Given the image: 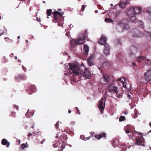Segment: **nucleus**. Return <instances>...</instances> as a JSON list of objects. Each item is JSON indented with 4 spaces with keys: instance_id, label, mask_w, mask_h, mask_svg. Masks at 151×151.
Returning <instances> with one entry per match:
<instances>
[{
    "instance_id": "nucleus-58",
    "label": "nucleus",
    "mask_w": 151,
    "mask_h": 151,
    "mask_svg": "<svg viewBox=\"0 0 151 151\" xmlns=\"http://www.w3.org/2000/svg\"><path fill=\"white\" fill-rule=\"evenodd\" d=\"M64 74H65V75H66V76H67L68 75V73H64Z\"/></svg>"
},
{
    "instance_id": "nucleus-50",
    "label": "nucleus",
    "mask_w": 151,
    "mask_h": 151,
    "mask_svg": "<svg viewBox=\"0 0 151 151\" xmlns=\"http://www.w3.org/2000/svg\"><path fill=\"white\" fill-rule=\"evenodd\" d=\"M126 132L127 134H128L129 133H130V132H129V130H127L126 131Z\"/></svg>"
},
{
    "instance_id": "nucleus-39",
    "label": "nucleus",
    "mask_w": 151,
    "mask_h": 151,
    "mask_svg": "<svg viewBox=\"0 0 151 151\" xmlns=\"http://www.w3.org/2000/svg\"><path fill=\"white\" fill-rule=\"evenodd\" d=\"M80 137L81 139L82 140H83L85 141L86 140V139H85V137H84V135H81Z\"/></svg>"
},
{
    "instance_id": "nucleus-38",
    "label": "nucleus",
    "mask_w": 151,
    "mask_h": 151,
    "mask_svg": "<svg viewBox=\"0 0 151 151\" xmlns=\"http://www.w3.org/2000/svg\"><path fill=\"white\" fill-rule=\"evenodd\" d=\"M146 64L148 65H150L151 64V60L147 59V62Z\"/></svg>"
},
{
    "instance_id": "nucleus-63",
    "label": "nucleus",
    "mask_w": 151,
    "mask_h": 151,
    "mask_svg": "<svg viewBox=\"0 0 151 151\" xmlns=\"http://www.w3.org/2000/svg\"><path fill=\"white\" fill-rule=\"evenodd\" d=\"M97 12H97V10H96V11H95V13H97Z\"/></svg>"
},
{
    "instance_id": "nucleus-32",
    "label": "nucleus",
    "mask_w": 151,
    "mask_h": 151,
    "mask_svg": "<svg viewBox=\"0 0 151 151\" xmlns=\"http://www.w3.org/2000/svg\"><path fill=\"white\" fill-rule=\"evenodd\" d=\"M105 21L107 22H113L112 20L111 19L107 18H105Z\"/></svg>"
},
{
    "instance_id": "nucleus-46",
    "label": "nucleus",
    "mask_w": 151,
    "mask_h": 151,
    "mask_svg": "<svg viewBox=\"0 0 151 151\" xmlns=\"http://www.w3.org/2000/svg\"><path fill=\"white\" fill-rule=\"evenodd\" d=\"M45 139H43L42 141H41L40 143L41 144H43L44 142L45 141Z\"/></svg>"
},
{
    "instance_id": "nucleus-36",
    "label": "nucleus",
    "mask_w": 151,
    "mask_h": 151,
    "mask_svg": "<svg viewBox=\"0 0 151 151\" xmlns=\"http://www.w3.org/2000/svg\"><path fill=\"white\" fill-rule=\"evenodd\" d=\"M27 146L24 143H23L21 145V148L22 150H23L25 148L27 147Z\"/></svg>"
},
{
    "instance_id": "nucleus-17",
    "label": "nucleus",
    "mask_w": 151,
    "mask_h": 151,
    "mask_svg": "<svg viewBox=\"0 0 151 151\" xmlns=\"http://www.w3.org/2000/svg\"><path fill=\"white\" fill-rule=\"evenodd\" d=\"M10 142L5 139H3L1 140V144L3 145H5L7 147H9Z\"/></svg>"
},
{
    "instance_id": "nucleus-64",
    "label": "nucleus",
    "mask_w": 151,
    "mask_h": 151,
    "mask_svg": "<svg viewBox=\"0 0 151 151\" xmlns=\"http://www.w3.org/2000/svg\"><path fill=\"white\" fill-rule=\"evenodd\" d=\"M26 42H27V43H28V41L27 40H26Z\"/></svg>"
},
{
    "instance_id": "nucleus-28",
    "label": "nucleus",
    "mask_w": 151,
    "mask_h": 151,
    "mask_svg": "<svg viewBox=\"0 0 151 151\" xmlns=\"http://www.w3.org/2000/svg\"><path fill=\"white\" fill-rule=\"evenodd\" d=\"M52 10L51 9H47L46 12V13L47 16H50L52 13Z\"/></svg>"
},
{
    "instance_id": "nucleus-5",
    "label": "nucleus",
    "mask_w": 151,
    "mask_h": 151,
    "mask_svg": "<svg viewBox=\"0 0 151 151\" xmlns=\"http://www.w3.org/2000/svg\"><path fill=\"white\" fill-rule=\"evenodd\" d=\"M106 96L104 95L100 100L98 102V108L101 114H103V110L105 108Z\"/></svg>"
},
{
    "instance_id": "nucleus-55",
    "label": "nucleus",
    "mask_w": 151,
    "mask_h": 151,
    "mask_svg": "<svg viewBox=\"0 0 151 151\" xmlns=\"http://www.w3.org/2000/svg\"><path fill=\"white\" fill-rule=\"evenodd\" d=\"M71 111L69 110L68 111V113L70 114V113H71Z\"/></svg>"
},
{
    "instance_id": "nucleus-53",
    "label": "nucleus",
    "mask_w": 151,
    "mask_h": 151,
    "mask_svg": "<svg viewBox=\"0 0 151 151\" xmlns=\"http://www.w3.org/2000/svg\"><path fill=\"white\" fill-rule=\"evenodd\" d=\"M132 65H134V66H135L136 65V64L134 63V62H133L132 63Z\"/></svg>"
},
{
    "instance_id": "nucleus-21",
    "label": "nucleus",
    "mask_w": 151,
    "mask_h": 151,
    "mask_svg": "<svg viewBox=\"0 0 151 151\" xmlns=\"http://www.w3.org/2000/svg\"><path fill=\"white\" fill-rule=\"evenodd\" d=\"M135 31L137 33H139V34H134L133 35V37H140L142 36L143 34L141 33H140L139 31L138 30L136 29Z\"/></svg>"
},
{
    "instance_id": "nucleus-42",
    "label": "nucleus",
    "mask_w": 151,
    "mask_h": 151,
    "mask_svg": "<svg viewBox=\"0 0 151 151\" xmlns=\"http://www.w3.org/2000/svg\"><path fill=\"white\" fill-rule=\"evenodd\" d=\"M59 121H58L56 124H55V127L56 129H58V126H59Z\"/></svg>"
},
{
    "instance_id": "nucleus-20",
    "label": "nucleus",
    "mask_w": 151,
    "mask_h": 151,
    "mask_svg": "<svg viewBox=\"0 0 151 151\" xmlns=\"http://www.w3.org/2000/svg\"><path fill=\"white\" fill-rule=\"evenodd\" d=\"M15 79L17 80V81H18L19 80L25 79V77L24 75H19L15 77Z\"/></svg>"
},
{
    "instance_id": "nucleus-29",
    "label": "nucleus",
    "mask_w": 151,
    "mask_h": 151,
    "mask_svg": "<svg viewBox=\"0 0 151 151\" xmlns=\"http://www.w3.org/2000/svg\"><path fill=\"white\" fill-rule=\"evenodd\" d=\"M118 81H119L122 83V85L123 87H124V82L125 81V79L123 78H119L117 80Z\"/></svg>"
},
{
    "instance_id": "nucleus-51",
    "label": "nucleus",
    "mask_w": 151,
    "mask_h": 151,
    "mask_svg": "<svg viewBox=\"0 0 151 151\" xmlns=\"http://www.w3.org/2000/svg\"><path fill=\"white\" fill-rule=\"evenodd\" d=\"M123 113L124 115H126L127 114L128 112L127 111H125L123 112Z\"/></svg>"
},
{
    "instance_id": "nucleus-9",
    "label": "nucleus",
    "mask_w": 151,
    "mask_h": 151,
    "mask_svg": "<svg viewBox=\"0 0 151 151\" xmlns=\"http://www.w3.org/2000/svg\"><path fill=\"white\" fill-rule=\"evenodd\" d=\"M91 134V137H94L98 139H100L103 137L105 138L106 135V134L103 132H102L99 134H95L94 132H93Z\"/></svg>"
},
{
    "instance_id": "nucleus-40",
    "label": "nucleus",
    "mask_w": 151,
    "mask_h": 151,
    "mask_svg": "<svg viewBox=\"0 0 151 151\" xmlns=\"http://www.w3.org/2000/svg\"><path fill=\"white\" fill-rule=\"evenodd\" d=\"M16 115V113L14 111L12 112L11 114V116L13 117H15Z\"/></svg>"
},
{
    "instance_id": "nucleus-15",
    "label": "nucleus",
    "mask_w": 151,
    "mask_h": 151,
    "mask_svg": "<svg viewBox=\"0 0 151 151\" xmlns=\"http://www.w3.org/2000/svg\"><path fill=\"white\" fill-rule=\"evenodd\" d=\"M105 48L104 51V53L106 55H109V47L108 44H105Z\"/></svg>"
},
{
    "instance_id": "nucleus-12",
    "label": "nucleus",
    "mask_w": 151,
    "mask_h": 151,
    "mask_svg": "<svg viewBox=\"0 0 151 151\" xmlns=\"http://www.w3.org/2000/svg\"><path fill=\"white\" fill-rule=\"evenodd\" d=\"M106 38L104 36L102 35L99 41V43L101 45H104L105 46V44H107L106 42Z\"/></svg>"
},
{
    "instance_id": "nucleus-35",
    "label": "nucleus",
    "mask_w": 151,
    "mask_h": 151,
    "mask_svg": "<svg viewBox=\"0 0 151 151\" xmlns=\"http://www.w3.org/2000/svg\"><path fill=\"white\" fill-rule=\"evenodd\" d=\"M86 6H87L86 5H82L81 6V11L82 12L84 11L86 7Z\"/></svg>"
},
{
    "instance_id": "nucleus-11",
    "label": "nucleus",
    "mask_w": 151,
    "mask_h": 151,
    "mask_svg": "<svg viewBox=\"0 0 151 151\" xmlns=\"http://www.w3.org/2000/svg\"><path fill=\"white\" fill-rule=\"evenodd\" d=\"M95 55L93 53L90 57L87 60V63L88 65L91 66L94 65L93 59L94 58Z\"/></svg>"
},
{
    "instance_id": "nucleus-31",
    "label": "nucleus",
    "mask_w": 151,
    "mask_h": 151,
    "mask_svg": "<svg viewBox=\"0 0 151 151\" xmlns=\"http://www.w3.org/2000/svg\"><path fill=\"white\" fill-rule=\"evenodd\" d=\"M116 58H117L119 60H121L122 59V55L121 53H119L116 55Z\"/></svg>"
},
{
    "instance_id": "nucleus-8",
    "label": "nucleus",
    "mask_w": 151,
    "mask_h": 151,
    "mask_svg": "<svg viewBox=\"0 0 151 151\" xmlns=\"http://www.w3.org/2000/svg\"><path fill=\"white\" fill-rule=\"evenodd\" d=\"M28 88L26 89V91L29 94H31L33 92H35L36 90V88L35 85L28 84L27 85Z\"/></svg>"
},
{
    "instance_id": "nucleus-22",
    "label": "nucleus",
    "mask_w": 151,
    "mask_h": 151,
    "mask_svg": "<svg viewBox=\"0 0 151 151\" xmlns=\"http://www.w3.org/2000/svg\"><path fill=\"white\" fill-rule=\"evenodd\" d=\"M137 19L136 18V17L134 16H133L131 17L129 19V21L131 23L136 22Z\"/></svg>"
},
{
    "instance_id": "nucleus-60",
    "label": "nucleus",
    "mask_w": 151,
    "mask_h": 151,
    "mask_svg": "<svg viewBox=\"0 0 151 151\" xmlns=\"http://www.w3.org/2000/svg\"><path fill=\"white\" fill-rule=\"evenodd\" d=\"M120 40H118V43H119V44H121L120 42Z\"/></svg>"
},
{
    "instance_id": "nucleus-43",
    "label": "nucleus",
    "mask_w": 151,
    "mask_h": 151,
    "mask_svg": "<svg viewBox=\"0 0 151 151\" xmlns=\"http://www.w3.org/2000/svg\"><path fill=\"white\" fill-rule=\"evenodd\" d=\"M52 146L54 147H58V143H56L55 144H53Z\"/></svg>"
},
{
    "instance_id": "nucleus-1",
    "label": "nucleus",
    "mask_w": 151,
    "mask_h": 151,
    "mask_svg": "<svg viewBox=\"0 0 151 151\" xmlns=\"http://www.w3.org/2000/svg\"><path fill=\"white\" fill-rule=\"evenodd\" d=\"M87 31V30H85V34L82 35L80 37L77 39H73L70 41V46L72 48H74L76 45L83 44L85 40H89V39L88 38V33Z\"/></svg>"
},
{
    "instance_id": "nucleus-27",
    "label": "nucleus",
    "mask_w": 151,
    "mask_h": 151,
    "mask_svg": "<svg viewBox=\"0 0 151 151\" xmlns=\"http://www.w3.org/2000/svg\"><path fill=\"white\" fill-rule=\"evenodd\" d=\"M103 78L106 82H107L109 81V77L107 75H103Z\"/></svg>"
},
{
    "instance_id": "nucleus-19",
    "label": "nucleus",
    "mask_w": 151,
    "mask_h": 151,
    "mask_svg": "<svg viewBox=\"0 0 151 151\" xmlns=\"http://www.w3.org/2000/svg\"><path fill=\"white\" fill-rule=\"evenodd\" d=\"M99 60L101 62L102 64H104L107 62L106 59L103 55L101 56L100 57Z\"/></svg>"
},
{
    "instance_id": "nucleus-7",
    "label": "nucleus",
    "mask_w": 151,
    "mask_h": 151,
    "mask_svg": "<svg viewBox=\"0 0 151 151\" xmlns=\"http://www.w3.org/2000/svg\"><path fill=\"white\" fill-rule=\"evenodd\" d=\"M144 78L147 82L151 81V68H149L147 72L144 73Z\"/></svg>"
},
{
    "instance_id": "nucleus-16",
    "label": "nucleus",
    "mask_w": 151,
    "mask_h": 151,
    "mask_svg": "<svg viewBox=\"0 0 151 151\" xmlns=\"http://www.w3.org/2000/svg\"><path fill=\"white\" fill-rule=\"evenodd\" d=\"M117 89V87L114 86V85H110L109 86V90L110 92L114 91L115 93L117 92L118 91Z\"/></svg>"
},
{
    "instance_id": "nucleus-24",
    "label": "nucleus",
    "mask_w": 151,
    "mask_h": 151,
    "mask_svg": "<svg viewBox=\"0 0 151 151\" xmlns=\"http://www.w3.org/2000/svg\"><path fill=\"white\" fill-rule=\"evenodd\" d=\"M84 49L85 54L86 55H87L89 50L88 47L87 45H85L84 47Z\"/></svg>"
},
{
    "instance_id": "nucleus-54",
    "label": "nucleus",
    "mask_w": 151,
    "mask_h": 151,
    "mask_svg": "<svg viewBox=\"0 0 151 151\" xmlns=\"http://www.w3.org/2000/svg\"><path fill=\"white\" fill-rule=\"evenodd\" d=\"M4 33V32H3L2 33H0V36L2 35Z\"/></svg>"
},
{
    "instance_id": "nucleus-6",
    "label": "nucleus",
    "mask_w": 151,
    "mask_h": 151,
    "mask_svg": "<svg viewBox=\"0 0 151 151\" xmlns=\"http://www.w3.org/2000/svg\"><path fill=\"white\" fill-rule=\"evenodd\" d=\"M81 70H82V71H80V74L82 75V74H83V76L87 79H89L91 78V74L89 70L87 68L85 67V68L84 70L83 68H81Z\"/></svg>"
},
{
    "instance_id": "nucleus-25",
    "label": "nucleus",
    "mask_w": 151,
    "mask_h": 151,
    "mask_svg": "<svg viewBox=\"0 0 151 151\" xmlns=\"http://www.w3.org/2000/svg\"><path fill=\"white\" fill-rule=\"evenodd\" d=\"M127 2H121L120 3L119 6L122 8H124L126 6Z\"/></svg>"
},
{
    "instance_id": "nucleus-18",
    "label": "nucleus",
    "mask_w": 151,
    "mask_h": 151,
    "mask_svg": "<svg viewBox=\"0 0 151 151\" xmlns=\"http://www.w3.org/2000/svg\"><path fill=\"white\" fill-rule=\"evenodd\" d=\"M59 139L62 142H64L67 139V136L66 134H62L60 137Z\"/></svg>"
},
{
    "instance_id": "nucleus-37",
    "label": "nucleus",
    "mask_w": 151,
    "mask_h": 151,
    "mask_svg": "<svg viewBox=\"0 0 151 151\" xmlns=\"http://www.w3.org/2000/svg\"><path fill=\"white\" fill-rule=\"evenodd\" d=\"M118 93V92L116 93V96L117 97L119 98H122V95L121 94H119Z\"/></svg>"
},
{
    "instance_id": "nucleus-2",
    "label": "nucleus",
    "mask_w": 151,
    "mask_h": 151,
    "mask_svg": "<svg viewBox=\"0 0 151 151\" xmlns=\"http://www.w3.org/2000/svg\"><path fill=\"white\" fill-rule=\"evenodd\" d=\"M69 67L68 70L70 73H73L77 76H79L80 71H81V68H83V70L85 68V67L83 64H81V65L79 67V64L77 63H69Z\"/></svg>"
},
{
    "instance_id": "nucleus-59",
    "label": "nucleus",
    "mask_w": 151,
    "mask_h": 151,
    "mask_svg": "<svg viewBox=\"0 0 151 151\" xmlns=\"http://www.w3.org/2000/svg\"><path fill=\"white\" fill-rule=\"evenodd\" d=\"M34 127V126L33 125H32V126H31V128H33Z\"/></svg>"
},
{
    "instance_id": "nucleus-44",
    "label": "nucleus",
    "mask_w": 151,
    "mask_h": 151,
    "mask_svg": "<svg viewBox=\"0 0 151 151\" xmlns=\"http://www.w3.org/2000/svg\"><path fill=\"white\" fill-rule=\"evenodd\" d=\"M14 107L16 108L17 110H19L18 106L16 105H14Z\"/></svg>"
},
{
    "instance_id": "nucleus-57",
    "label": "nucleus",
    "mask_w": 151,
    "mask_h": 151,
    "mask_svg": "<svg viewBox=\"0 0 151 151\" xmlns=\"http://www.w3.org/2000/svg\"><path fill=\"white\" fill-rule=\"evenodd\" d=\"M22 68L24 70V69L25 68V67H24V66H22Z\"/></svg>"
},
{
    "instance_id": "nucleus-26",
    "label": "nucleus",
    "mask_w": 151,
    "mask_h": 151,
    "mask_svg": "<svg viewBox=\"0 0 151 151\" xmlns=\"http://www.w3.org/2000/svg\"><path fill=\"white\" fill-rule=\"evenodd\" d=\"M119 24L120 26L123 27L124 29H127L129 28V26L127 24H121L120 23H119Z\"/></svg>"
},
{
    "instance_id": "nucleus-52",
    "label": "nucleus",
    "mask_w": 151,
    "mask_h": 151,
    "mask_svg": "<svg viewBox=\"0 0 151 151\" xmlns=\"http://www.w3.org/2000/svg\"><path fill=\"white\" fill-rule=\"evenodd\" d=\"M58 12H61L62 10V9H58Z\"/></svg>"
},
{
    "instance_id": "nucleus-13",
    "label": "nucleus",
    "mask_w": 151,
    "mask_h": 151,
    "mask_svg": "<svg viewBox=\"0 0 151 151\" xmlns=\"http://www.w3.org/2000/svg\"><path fill=\"white\" fill-rule=\"evenodd\" d=\"M134 14H137L140 13L141 12L142 8L139 6L132 7Z\"/></svg>"
},
{
    "instance_id": "nucleus-33",
    "label": "nucleus",
    "mask_w": 151,
    "mask_h": 151,
    "mask_svg": "<svg viewBox=\"0 0 151 151\" xmlns=\"http://www.w3.org/2000/svg\"><path fill=\"white\" fill-rule=\"evenodd\" d=\"M5 40L8 42H12V40L10 39H9L7 37H5L4 38Z\"/></svg>"
},
{
    "instance_id": "nucleus-61",
    "label": "nucleus",
    "mask_w": 151,
    "mask_h": 151,
    "mask_svg": "<svg viewBox=\"0 0 151 151\" xmlns=\"http://www.w3.org/2000/svg\"><path fill=\"white\" fill-rule=\"evenodd\" d=\"M14 58H15V60H17V56L15 57Z\"/></svg>"
},
{
    "instance_id": "nucleus-56",
    "label": "nucleus",
    "mask_w": 151,
    "mask_h": 151,
    "mask_svg": "<svg viewBox=\"0 0 151 151\" xmlns=\"http://www.w3.org/2000/svg\"><path fill=\"white\" fill-rule=\"evenodd\" d=\"M115 142V140H114L112 141V144H113V143H114Z\"/></svg>"
},
{
    "instance_id": "nucleus-30",
    "label": "nucleus",
    "mask_w": 151,
    "mask_h": 151,
    "mask_svg": "<svg viewBox=\"0 0 151 151\" xmlns=\"http://www.w3.org/2000/svg\"><path fill=\"white\" fill-rule=\"evenodd\" d=\"M126 119L125 117L124 116H121L119 118V121L122 122L126 120Z\"/></svg>"
},
{
    "instance_id": "nucleus-34",
    "label": "nucleus",
    "mask_w": 151,
    "mask_h": 151,
    "mask_svg": "<svg viewBox=\"0 0 151 151\" xmlns=\"http://www.w3.org/2000/svg\"><path fill=\"white\" fill-rule=\"evenodd\" d=\"M121 10L118 11L115 13V15L116 17L118 16L121 12Z\"/></svg>"
},
{
    "instance_id": "nucleus-48",
    "label": "nucleus",
    "mask_w": 151,
    "mask_h": 151,
    "mask_svg": "<svg viewBox=\"0 0 151 151\" xmlns=\"http://www.w3.org/2000/svg\"><path fill=\"white\" fill-rule=\"evenodd\" d=\"M37 21L38 22H40V19L37 17Z\"/></svg>"
},
{
    "instance_id": "nucleus-41",
    "label": "nucleus",
    "mask_w": 151,
    "mask_h": 151,
    "mask_svg": "<svg viewBox=\"0 0 151 151\" xmlns=\"http://www.w3.org/2000/svg\"><path fill=\"white\" fill-rule=\"evenodd\" d=\"M75 109L77 110V112H76V113L78 114L79 115L80 114H81L80 112V111L79 110L78 108L77 107H75Z\"/></svg>"
},
{
    "instance_id": "nucleus-4",
    "label": "nucleus",
    "mask_w": 151,
    "mask_h": 151,
    "mask_svg": "<svg viewBox=\"0 0 151 151\" xmlns=\"http://www.w3.org/2000/svg\"><path fill=\"white\" fill-rule=\"evenodd\" d=\"M132 136H134L136 139L135 143L137 145L144 146V140L143 136L141 133L133 132L132 133Z\"/></svg>"
},
{
    "instance_id": "nucleus-14",
    "label": "nucleus",
    "mask_w": 151,
    "mask_h": 151,
    "mask_svg": "<svg viewBox=\"0 0 151 151\" xmlns=\"http://www.w3.org/2000/svg\"><path fill=\"white\" fill-rule=\"evenodd\" d=\"M133 10L132 7H130L126 11V13L127 15L128 16H129L134 14Z\"/></svg>"
},
{
    "instance_id": "nucleus-47",
    "label": "nucleus",
    "mask_w": 151,
    "mask_h": 151,
    "mask_svg": "<svg viewBox=\"0 0 151 151\" xmlns=\"http://www.w3.org/2000/svg\"><path fill=\"white\" fill-rule=\"evenodd\" d=\"M32 134L31 133H29L28 134V136L29 137L30 136H32Z\"/></svg>"
},
{
    "instance_id": "nucleus-23",
    "label": "nucleus",
    "mask_w": 151,
    "mask_h": 151,
    "mask_svg": "<svg viewBox=\"0 0 151 151\" xmlns=\"http://www.w3.org/2000/svg\"><path fill=\"white\" fill-rule=\"evenodd\" d=\"M34 114V113L32 111L29 112L28 110L27 112L26 113L25 115L27 118H29L32 117L33 115Z\"/></svg>"
},
{
    "instance_id": "nucleus-45",
    "label": "nucleus",
    "mask_w": 151,
    "mask_h": 151,
    "mask_svg": "<svg viewBox=\"0 0 151 151\" xmlns=\"http://www.w3.org/2000/svg\"><path fill=\"white\" fill-rule=\"evenodd\" d=\"M128 98L129 99H131L132 98V96L129 94L127 96Z\"/></svg>"
},
{
    "instance_id": "nucleus-3",
    "label": "nucleus",
    "mask_w": 151,
    "mask_h": 151,
    "mask_svg": "<svg viewBox=\"0 0 151 151\" xmlns=\"http://www.w3.org/2000/svg\"><path fill=\"white\" fill-rule=\"evenodd\" d=\"M54 12L52 13L54 18L53 22L55 23H60V24H62L64 21V18L63 16L64 13L63 12H60L56 11L55 9H54ZM58 24L60 26L59 24Z\"/></svg>"
},
{
    "instance_id": "nucleus-10",
    "label": "nucleus",
    "mask_w": 151,
    "mask_h": 151,
    "mask_svg": "<svg viewBox=\"0 0 151 151\" xmlns=\"http://www.w3.org/2000/svg\"><path fill=\"white\" fill-rule=\"evenodd\" d=\"M136 60L143 65H145L147 63V59L145 57L140 56L137 58Z\"/></svg>"
},
{
    "instance_id": "nucleus-49",
    "label": "nucleus",
    "mask_w": 151,
    "mask_h": 151,
    "mask_svg": "<svg viewBox=\"0 0 151 151\" xmlns=\"http://www.w3.org/2000/svg\"><path fill=\"white\" fill-rule=\"evenodd\" d=\"M90 137H91L90 136V137H87L86 138L85 137V139H86V140H88L90 138Z\"/></svg>"
},
{
    "instance_id": "nucleus-62",
    "label": "nucleus",
    "mask_w": 151,
    "mask_h": 151,
    "mask_svg": "<svg viewBox=\"0 0 151 151\" xmlns=\"http://www.w3.org/2000/svg\"><path fill=\"white\" fill-rule=\"evenodd\" d=\"M149 125L151 127V122H150L149 124Z\"/></svg>"
}]
</instances>
